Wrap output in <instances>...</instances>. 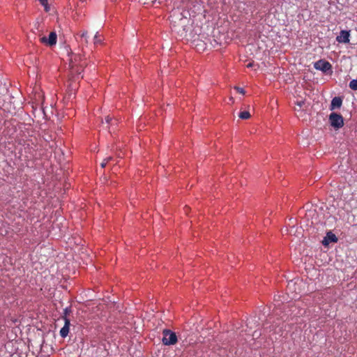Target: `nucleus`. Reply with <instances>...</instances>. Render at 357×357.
I'll return each instance as SVG.
<instances>
[{
    "mask_svg": "<svg viewBox=\"0 0 357 357\" xmlns=\"http://www.w3.org/2000/svg\"><path fill=\"white\" fill-rule=\"evenodd\" d=\"M112 117H110L109 116H107L105 117V121H106V123H108V124L110 123V121H112Z\"/></svg>",
    "mask_w": 357,
    "mask_h": 357,
    "instance_id": "nucleus-18",
    "label": "nucleus"
},
{
    "mask_svg": "<svg viewBox=\"0 0 357 357\" xmlns=\"http://www.w3.org/2000/svg\"><path fill=\"white\" fill-rule=\"evenodd\" d=\"M342 100L340 97H335L332 99L331 103V110L340 108L342 106Z\"/></svg>",
    "mask_w": 357,
    "mask_h": 357,
    "instance_id": "nucleus-9",
    "label": "nucleus"
},
{
    "mask_svg": "<svg viewBox=\"0 0 357 357\" xmlns=\"http://www.w3.org/2000/svg\"><path fill=\"white\" fill-rule=\"evenodd\" d=\"M337 236L333 234L332 232H328L326 234V236L324 238L323 241V244L324 245H327L329 244V243H336L337 242Z\"/></svg>",
    "mask_w": 357,
    "mask_h": 357,
    "instance_id": "nucleus-7",
    "label": "nucleus"
},
{
    "mask_svg": "<svg viewBox=\"0 0 357 357\" xmlns=\"http://www.w3.org/2000/svg\"><path fill=\"white\" fill-rule=\"evenodd\" d=\"M40 42L49 46H53L56 45L57 41V36L56 32L52 31L48 38L45 36L40 37L39 39Z\"/></svg>",
    "mask_w": 357,
    "mask_h": 357,
    "instance_id": "nucleus-3",
    "label": "nucleus"
},
{
    "mask_svg": "<svg viewBox=\"0 0 357 357\" xmlns=\"http://www.w3.org/2000/svg\"><path fill=\"white\" fill-rule=\"evenodd\" d=\"M79 66H80V68L82 69L84 68V66H86V62H84V63H80Z\"/></svg>",
    "mask_w": 357,
    "mask_h": 357,
    "instance_id": "nucleus-20",
    "label": "nucleus"
},
{
    "mask_svg": "<svg viewBox=\"0 0 357 357\" xmlns=\"http://www.w3.org/2000/svg\"><path fill=\"white\" fill-rule=\"evenodd\" d=\"M77 61L82 62V56L81 55H75L74 59H70V66L73 71L76 72L77 74H80L81 72L79 71V69L75 68L76 63Z\"/></svg>",
    "mask_w": 357,
    "mask_h": 357,
    "instance_id": "nucleus-6",
    "label": "nucleus"
},
{
    "mask_svg": "<svg viewBox=\"0 0 357 357\" xmlns=\"http://www.w3.org/2000/svg\"><path fill=\"white\" fill-rule=\"evenodd\" d=\"M66 313H68V309L67 308L65 310V314H66Z\"/></svg>",
    "mask_w": 357,
    "mask_h": 357,
    "instance_id": "nucleus-22",
    "label": "nucleus"
},
{
    "mask_svg": "<svg viewBox=\"0 0 357 357\" xmlns=\"http://www.w3.org/2000/svg\"><path fill=\"white\" fill-rule=\"evenodd\" d=\"M252 64L251 63H248V64L247 65V67H248V68H250V67H252Z\"/></svg>",
    "mask_w": 357,
    "mask_h": 357,
    "instance_id": "nucleus-21",
    "label": "nucleus"
},
{
    "mask_svg": "<svg viewBox=\"0 0 357 357\" xmlns=\"http://www.w3.org/2000/svg\"><path fill=\"white\" fill-rule=\"evenodd\" d=\"M234 89L239 93L245 94V91L243 88H241L239 86H235Z\"/></svg>",
    "mask_w": 357,
    "mask_h": 357,
    "instance_id": "nucleus-15",
    "label": "nucleus"
},
{
    "mask_svg": "<svg viewBox=\"0 0 357 357\" xmlns=\"http://www.w3.org/2000/svg\"><path fill=\"white\" fill-rule=\"evenodd\" d=\"M79 36L81 37L82 39L84 40V42L85 43V44L87 45L89 43V36H88V32L86 31H82V33L79 34Z\"/></svg>",
    "mask_w": 357,
    "mask_h": 357,
    "instance_id": "nucleus-10",
    "label": "nucleus"
},
{
    "mask_svg": "<svg viewBox=\"0 0 357 357\" xmlns=\"http://www.w3.org/2000/svg\"><path fill=\"white\" fill-rule=\"evenodd\" d=\"M93 40H94V44H95V45H97V44L101 43V41H102V40H101V39L100 38V36H99V35H98V32H97V33H96V35L94 36V38H93Z\"/></svg>",
    "mask_w": 357,
    "mask_h": 357,
    "instance_id": "nucleus-14",
    "label": "nucleus"
},
{
    "mask_svg": "<svg viewBox=\"0 0 357 357\" xmlns=\"http://www.w3.org/2000/svg\"><path fill=\"white\" fill-rule=\"evenodd\" d=\"M314 67L316 70L326 73L331 69L332 66L328 61L320 59L314 63Z\"/></svg>",
    "mask_w": 357,
    "mask_h": 357,
    "instance_id": "nucleus-4",
    "label": "nucleus"
},
{
    "mask_svg": "<svg viewBox=\"0 0 357 357\" xmlns=\"http://www.w3.org/2000/svg\"><path fill=\"white\" fill-rule=\"evenodd\" d=\"M40 3L45 6V10L47 11V1L48 0H39Z\"/></svg>",
    "mask_w": 357,
    "mask_h": 357,
    "instance_id": "nucleus-16",
    "label": "nucleus"
},
{
    "mask_svg": "<svg viewBox=\"0 0 357 357\" xmlns=\"http://www.w3.org/2000/svg\"><path fill=\"white\" fill-rule=\"evenodd\" d=\"M304 104V102L303 101H299V102H297L296 105L301 107L303 106V105Z\"/></svg>",
    "mask_w": 357,
    "mask_h": 357,
    "instance_id": "nucleus-19",
    "label": "nucleus"
},
{
    "mask_svg": "<svg viewBox=\"0 0 357 357\" xmlns=\"http://www.w3.org/2000/svg\"><path fill=\"white\" fill-rule=\"evenodd\" d=\"M296 284V282H293V281H290L289 283H288V285H287V288L291 290V289H293V287Z\"/></svg>",
    "mask_w": 357,
    "mask_h": 357,
    "instance_id": "nucleus-17",
    "label": "nucleus"
},
{
    "mask_svg": "<svg viewBox=\"0 0 357 357\" xmlns=\"http://www.w3.org/2000/svg\"><path fill=\"white\" fill-rule=\"evenodd\" d=\"M349 88L354 91H357V79H352L349 82Z\"/></svg>",
    "mask_w": 357,
    "mask_h": 357,
    "instance_id": "nucleus-13",
    "label": "nucleus"
},
{
    "mask_svg": "<svg viewBox=\"0 0 357 357\" xmlns=\"http://www.w3.org/2000/svg\"><path fill=\"white\" fill-rule=\"evenodd\" d=\"M163 337L162 340L164 345L169 346L176 344L178 339L176 333L169 329L162 331Z\"/></svg>",
    "mask_w": 357,
    "mask_h": 357,
    "instance_id": "nucleus-1",
    "label": "nucleus"
},
{
    "mask_svg": "<svg viewBox=\"0 0 357 357\" xmlns=\"http://www.w3.org/2000/svg\"><path fill=\"white\" fill-rule=\"evenodd\" d=\"M113 160V158L112 156H109L105 158L102 163L100 164V166L102 168L105 167L107 163H109L110 161Z\"/></svg>",
    "mask_w": 357,
    "mask_h": 357,
    "instance_id": "nucleus-12",
    "label": "nucleus"
},
{
    "mask_svg": "<svg viewBox=\"0 0 357 357\" xmlns=\"http://www.w3.org/2000/svg\"><path fill=\"white\" fill-rule=\"evenodd\" d=\"M65 324L60 330V335L62 337H66L69 333L70 320L65 317Z\"/></svg>",
    "mask_w": 357,
    "mask_h": 357,
    "instance_id": "nucleus-8",
    "label": "nucleus"
},
{
    "mask_svg": "<svg viewBox=\"0 0 357 357\" xmlns=\"http://www.w3.org/2000/svg\"><path fill=\"white\" fill-rule=\"evenodd\" d=\"M277 310H275V313L276 314H278V312H277Z\"/></svg>",
    "mask_w": 357,
    "mask_h": 357,
    "instance_id": "nucleus-23",
    "label": "nucleus"
},
{
    "mask_svg": "<svg viewBox=\"0 0 357 357\" xmlns=\"http://www.w3.org/2000/svg\"><path fill=\"white\" fill-rule=\"evenodd\" d=\"M349 31L342 30L340 31V35L336 37V40L340 43H349Z\"/></svg>",
    "mask_w": 357,
    "mask_h": 357,
    "instance_id": "nucleus-5",
    "label": "nucleus"
},
{
    "mask_svg": "<svg viewBox=\"0 0 357 357\" xmlns=\"http://www.w3.org/2000/svg\"><path fill=\"white\" fill-rule=\"evenodd\" d=\"M331 125L335 129H340L344 126V119L341 114L335 112L329 115Z\"/></svg>",
    "mask_w": 357,
    "mask_h": 357,
    "instance_id": "nucleus-2",
    "label": "nucleus"
},
{
    "mask_svg": "<svg viewBox=\"0 0 357 357\" xmlns=\"http://www.w3.org/2000/svg\"><path fill=\"white\" fill-rule=\"evenodd\" d=\"M238 117L241 119H248L250 117V114L248 111H243L239 113Z\"/></svg>",
    "mask_w": 357,
    "mask_h": 357,
    "instance_id": "nucleus-11",
    "label": "nucleus"
}]
</instances>
